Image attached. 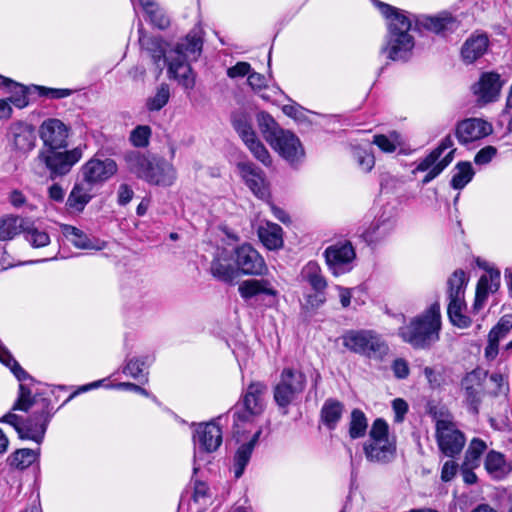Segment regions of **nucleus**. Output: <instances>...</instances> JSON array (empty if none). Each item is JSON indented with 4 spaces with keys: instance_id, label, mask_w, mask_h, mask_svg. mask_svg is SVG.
<instances>
[{
    "instance_id": "09e8293b",
    "label": "nucleus",
    "mask_w": 512,
    "mask_h": 512,
    "mask_svg": "<svg viewBox=\"0 0 512 512\" xmlns=\"http://www.w3.org/2000/svg\"><path fill=\"white\" fill-rule=\"evenodd\" d=\"M0 361L8 366L18 381L31 379V376L19 365L10 352L0 344Z\"/></svg>"
},
{
    "instance_id": "c03bdc74",
    "label": "nucleus",
    "mask_w": 512,
    "mask_h": 512,
    "mask_svg": "<svg viewBox=\"0 0 512 512\" xmlns=\"http://www.w3.org/2000/svg\"><path fill=\"white\" fill-rule=\"evenodd\" d=\"M170 99V88L166 83L160 84L153 96L147 98L146 108L150 112L161 110Z\"/></svg>"
},
{
    "instance_id": "4468645a",
    "label": "nucleus",
    "mask_w": 512,
    "mask_h": 512,
    "mask_svg": "<svg viewBox=\"0 0 512 512\" xmlns=\"http://www.w3.org/2000/svg\"><path fill=\"white\" fill-rule=\"evenodd\" d=\"M504 81L496 72H484L471 87L480 104H488L498 100Z\"/></svg>"
},
{
    "instance_id": "f3484780",
    "label": "nucleus",
    "mask_w": 512,
    "mask_h": 512,
    "mask_svg": "<svg viewBox=\"0 0 512 512\" xmlns=\"http://www.w3.org/2000/svg\"><path fill=\"white\" fill-rule=\"evenodd\" d=\"M492 133V126L479 118H468L456 125L455 135L460 144L466 145Z\"/></svg>"
},
{
    "instance_id": "a19ab883",
    "label": "nucleus",
    "mask_w": 512,
    "mask_h": 512,
    "mask_svg": "<svg viewBox=\"0 0 512 512\" xmlns=\"http://www.w3.org/2000/svg\"><path fill=\"white\" fill-rule=\"evenodd\" d=\"M24 220L17 216H8L0 219V240L6 241L14 238L23 231Z\"/></svg>"
},
{
    "instance_id": "5fc2aeb1",
    "label": "nucleus",
    "mask_w": 512,
    "mask_h": 512,
    "mask_svg": "<svg viewBox=\"0 0 512 512\" xmlns=\"http://www.w3.org/2000/svg\"><path fill=\"white\" fill-rule=\"evenodd\" d=\"M8 89L12 93V95L8 98L10 103L20 109L28 105L29 101L27 96V89L25 86L13 82V84H11Z\"/></svg>"
},
{
    "instance_id": "3c124183",
    "label": "nucleus",
    "mask_w": 512,
    "mask_h": 512,
    "mask_svg": "<svg viewBox=\"0 0 512 512\" xmlns=\"http://www.w3.org/2000/svg\"><path fill=\"white\" fill-rule=\"evenodd\" d=\"M145 13L148 15L149 21L154 27L160 30H165L170 26L169 16L158 4L145 11Z\"/></svg>"
},
{
    "instance_id": "aec40b11",
    "label": "nucleus",
    "mask_w": 512,
    "mask_h": 512,
    "mask_svg": "<svg viewBox=\"0 0 512 512\" xmlns=\"http://www.w3.org/2000/svg\"><path fill=\"white\" fill-rule=\"evenodd\" d=\"M363 452L368 462L386 465L396 457V443L393 440L365 441Z\"/></svg>"
},
{
    "instance_id": "7ed1b4c3",
    "label": "nucleus",
    "mask_w": 512,
    "mask_h": 512,
    "mask_svg": "<svg viewBox=\"0 0 512 512\" xmlns=\"http://www.w3.org/2000/svg\"><path fill=\"white\" fill-rule=\"evenodd\" d=\"M202 39L197 33L190 32L175 48L168 53V75L186 90L195 86V76L190 62L196 61L202 51Z\"/></svg>"
},
{
    "instance_id": "8fccbe9b",
    "label": "nucleus",
    "mask_w": 512,
    "mask_h": 512,
    "mask_svg": "<svg viewBox=\"0 0 512 512\" xmlns=\"http://www.w3.org/2000/svg\"><path fill=\"white\" fill-rule=\"evenodd\" d=\"M0 361L8 366L18 381L31 379V376L19 365L10 352L0 344Z\"/></svg>"
},
{
    "instance_id": "473e14b6",
    "label": "nucleus",
    "mask_w": 512,
    "mask_h": 512,
    "mask_svg": "<svg viewBox=\"0 0 512 512\" xmlns=\"http://www.w3.org/2000/svg\"><path fill=\"white\" fill-rule=\"evenodd\" d=\"M258 236L261 242L270 250L279 249L283 246V231L281 226L275 223H266L258 229Z\"/></svg>"
},
{
    "instance_id": "39448f33",
    "label": "nucleus",
    "mask_w": 512,
    "mask_h": 512,
    "mask_svg": "<svg viewBox=\"0 0 512 512\" xmlns=\"http://www.w3.org/2000/svg\"><path fill=\"white\" fill-rule=\"evenodd\" d=\"M341 339L342 345L350 352L368 359L382 361L389 353L385 339L371 329L347 330Z\"/></svg>"
},
{
    "instance_id": "f03ea898",
    "label": "nucleus",
    "mask_w": 512,
    "mask_h": 512,
    "mask_svg": "<svg viewBox=\"0 0 512 512\" xmlns=\"http://www.w3.org/2000/svg\"><path fill=\"white\" fill-rule=\"evenodd\" d=\"M375 7L387 20L388 33L381 52L392 61H406L414 48V38L409 33L412 20L407 13L380 0H373Z\"/></svg>"
},
{
    "instance_id": "680f3d73",
    "label": "nucleus",
    "mask_w": 512,
    "mask_h": 512,
    "mask_svg": "<svg viewBox=\"0 0 512 512\" xmlns=\"http://www.w3.org/2000/svg\"><path fill=\"white\" fill-rule=\"evenodd\" d=\"M353 156L359 167L365 172L371 171L375 165L374 155L362 148H354Z\"/></svg>"
},
{
    "instance_id": "6e6d98bb",
    "label": "nucleus",
    "mask_w": 512,
    "mask_h": 512,
    "mask_svg": "<svg viewBox=\"0 0 512 512\" xmlns=\"http://www.w3.org/2000/svg\"><path fill=\"white\" fill-rule=\"evenodd\" d=\"M512 329V314H505L503 315L497 324L490 330L489 332V338H494L495 340L500 341L504 337L507 336V334Z\"/></svg>"
},
{
    "instance_id": "58836bf2",
    "label": "nucleus",
    "mask_w": 512,
    "mask_h": 512,
    "mask_svg": "<svg viewBox=\"0 0 512 512\" xmlns=\"http://www.w3.org/2000/svg\"><path fill=\"white\" fill-rule=\"evenodd\" d=\"M486 449L487 445L485 441L480 438H473L469 443L461 465L478 468L481 463V456L486 451Z\"/></svg>"
},
{
    "instance_id": "6ab92c4d",
    "label": "nucleus",
    "mask_w": 512,
    "mask_h": 512,
    "mask_svg": "<svg viewBox=\"0 0 512 512\" xmlns=\"http://www.w3.org/2000/svg\"><path fill=\"white\" fill-rule=\"evenodd\" d=\"M325 258L334 275L346 272L345 265L355 258V251L350 242L337 243L325 250Z\"/></svg>"
},
{
    "instance_id": "2f4dec72",
    "label": "nucleus",
    "mask_w": 512,
    "mask_h": 512,
    "mask_svg": "<svg viewBox=\"0 0 512 512\" xmlns=\"http://www.w3.org/2000/svg\"><path fill=\"white\" fill-rule=\"evenodd\" d=\"M488 42V38L485 35H478L467 39L461 50L464 61L473 63L480 58L486 52Z\"/></svg>"
},
{
    "instance_id": "dca6fc26",
    "label": "nucleus",
    "mask_w": 512,
    "mask_h": 512,
    "mask_svg": "<svg viewBox=\"0 0 512 512\" xmlns=\"http://www.w3.org/2000/svg\"><path fill=\"white\" fill-rule=\"evenodd\" d=\"M6 138L13 150L27 153L35 146V129L28 123L22 121L14 122L9 126Z\"/></svg>"
},
{
    "instance_id": "13d9d810",
    "label": "nucleus",
    "mask_w": 512,
    "mask_h": 512,
    "mask_svg": "<svg viewBox=\"0 0 512 512\" xmlns=\"http://www.w3.org/2000/svg\"><path fill=\"white\" fill-rule=\"evenodd\" d=\"M388 424L387 422L382 418H377L370 429L369 432V438L367 441H388L389 434H388Z\"/></svg>"
},
{
    "instance_id": "bf43d9fd",
    "label": "nucleus",
    "mask_w": 512,
    "mask_h": 512,
    "mask_svg": "<svg viewBox=\"0 0 512 512\" xmlns=\"http://www.w3.org/2000/svg\"><path fill=\"white\" fill-rule=\"evenodd\" d=\"M462 387L464 389L465 401L469 406V410L475 415L478 414L481 403V389L468 385H462Z\"/></svg>"
},
{
    "instance_id": "338daca9",
    "label": "nucleus",
    "mask_w": 512,
    "mask_h": 512,
    "mask_svg": "<svg viewBox=\"0 0 512 512\" xmlns=\"http://www.w3.org/2000/svg\"><path fill=\"white\" fill-rule=\"evenodd\" d=\"M251 73V65L248 62H237L234 66L228 68L227 75L230 78L249 76Z\"/></svg>"
},
{
    "instance_id": "cd10ccee",
    "label": "nucleus",
    "mask_w": 512,
    "mask_h": 512,
    "mask_svg": "<svg viewBox=\"0 0 512 512\" xmlns=\"http://www.w3.org/2000/svg\"><path fill=\"white\" fill-rule=\"evenodd\" d=\"M468 277L462 269H457L447 280V295L449 303L465 302V290Z\"/></svg>"
},
{
    "instance_id": "6e6552de",
    "label": "nucleus",
    "mask_w": 512,
    "mask_h": 512,
    "mask_svg": "<svg viewBox=\"0 0 512 512\" xmlns=\"http://www.w3.org/2000/svg\"><path fill=\"white\" fill-rule=\"evenodd\" d=\"M57 150L58 149L40 151L38 154L39 161L49 170L52 180L68 174L72 167L78 163L83 156L81 146L67 151Z\"/></svg>"
},
{
    "instance_id": "c756f323",
    "label": "nucleus",
    "mask_w": 512,
    "mask_h": 512,
    "mask_svg": "<svg viewBox=\"0 0 512 512\" xmlns=\"http://www.w3.org/2000/svg\"><path fill=\"white\" fill-rule=\"evenodd\" d=\"M92 187L86 186L84 182L76 183L68 195L66 207L71 212H82L91 201Z\"/></svg>"
},
{
    "instance_id": "0e129e2a",
    "label": "nucleus",
    "mask_w": 512,
    "mask_h": 512,
    "mask_svg": "<svg viewBox=\"0 0 512 512\" xmlns=\"http://www.w3.org/2000/svg\"><path fill=\"white\" fill-rule=\"evenodd\" d=\"M40 96L49 97L51 99H62L72 94L71 89L64 88H48L44 86H35Z\"/></svg>"
},
{
    "instance_id": "9b49d317",
    "label": "nucleus",
    "mask_w": 512,
    "mask_h": 512,
    "mask_svg": "<svg viewBox=\"0 0 512 512\" xmlns=\"http://www.w3.org/2000/svg\"><path fill=\"white\" fill-rule=\"evenodd\" d=\"M231 259L235 263L238 275L259 276L267 271L263 257L250 244H242L236 247L231 254Z\"/></svg>"
},
{
    "instance_id": "a18cd8bd",
    "label": "nucleus",
    "mask_w": 512,
    "mask_h": 512,
    "mask_svg": "<svg viewBox=\"0 0 512 512\" xmlns=\"http://www.w3.org/2000/svg\"><path fill=\"white\" fill-rule=\"evenodd\" d=\"M391 231V225L385 222H373L363 233L362 237L368 244H374L385 238Z\"/></svg>"
},
{
    "instance_id": "c9c22d12",
    "label": "nucleus",
    "mask_w": 512,
    "mask_h": 512,
    "mask_svg": "<svg viewBox=\"0 0 512 512\" xmlns=\"http://www.w3.org/2000/svg\"><path fill=\"white\" fill-rule=\"evenodd\" d=\"M256 120L260 132L269 145L284 130L280 128L274 118L265 111L259 112L256 116Z\"/></svg>"
},
{
    "instance_id": "69168bd1",
    "label": "nucleus",
    "mask_w": 512,
    "mask_h": 512,
    "mask_svg": "<svg viewBox=\"0 0 512 512\" xmlns=\"http://www.w3.org/2000/svg\"><path fill=\"white\" fill-rule=\"evenodd\" d=\"M491 382H493L496 386L495 390H493L492 394L494 396L504 395L507 396L509 392V385L507 377L501 373H493L490 376Z\"/></svg>"
},
{
    "instance_id": "de8ad7c7",
    "label": "nucleus",
    "mask_w": 512,
    "mask_h": 512,
    "mask_svg": "<svg viewBox=\"0 0 512 512\" xmlns=\"http://www.w3.org/2000/svg\"><path fill=\"white\" fill-rule=\"evenodd\" d=\"M244 144L254 158L260 161L264 166L269 167L272 165V158L269 151L257 136L246 141Z\"/></svg>"
},
{
    "instance_id": "f704fd0d",
    "label": "nucleus",
    "mask_w": 512,
    "mask_h": 512,
    "mask_svg": "<svg viewBox=\"0 0 512 512\" xmlns=\"http://www.w3.org/2000/svg\"><path fill=\"white\" fill-rule=\"evenodd\" d=\"M231 124L244 143L257 136L252 126L251 117L244 111L233 112Z\"/></svg>"
},
{
    "instance_id": "603ef678",
    "label": "nucleus",
    "mask_w": 512,
    "mask_h": 512,
    "mask_svg": "<svg viewBox=\"0 0 512 512\" xmlns=\"http://www.w3.org/2000/svg\"><path fill=\"white\" fill-rule=\"evenodd\" d=\"M399 143V134L395 131L390 133V136L377 134L373 137V144L377 145L385 153H393Z\"/></svg>"
},
{
    "instance_id": "20e7f679",
    "label": "nucleus",
    "mask_w": 512,
    "mask_h": 512,
    "mask_svg": "<svg viewBox=\"0 0 512 512\" xmlns=\"http://www.w3.org/2000/svg\"><path fill=\"white\" fill-rule=\"evenodd\" d=\"M441 325L440 304L435 302L422 314L401 327L399 335L414 349H429L439 340Z\"/></svg>"
},
{
    "instance_id": "1a4fd4ad",
    "label": "nucleus",
    "mask_w": 512,
    "mask_h": 512,
    "mask_svg": "<svg viewBox=\"0 0 512 512\" xmlns=\"http://www.w3.org/2000/svg\"><path fill=\"white\" fill-rule=\"evenodd\" d=\"M435 438L439 450L447 457H455L462 451L466 438L450 419H437Z\"/></svg>"
},
{
    "instance_id": "864d4df0",
    "label": "nucleus",
    "mask_w": 512,
    "mask_h": 512,
    "mask_svg": "<svg viewBox=\"0 0 512 512\" xmlns=\"http://www.w3.org/2000/svg\"><path fill=\"white\" fill-rule=\"evenodd\" d=\"M152 130L147 125H139L130 133V141L134 147L144 148L149 145Z\"/></svg>"
},
{
    "instance_id": "393cba45",
    "label": "nucleus",
    "mask_w": 512,
    "mask_h": 512,
    "mask_svg": "<svg viewBox=\"0 0 512 512\" xmlns=\"http://www.w3.org/2000/svg\"><path fill=\"white\" fill-rule=\"evenodd\" d=\"M63 235L79 249L102 250L105 248V242L96 238H90L82 230L72 225H63Z\"/></svg>"
},
{
    "instance_id": "a211bd4d",
    "label": "nucleus",
    "mask_w": 512,
    "mask_h": 512,
    "mask_svg": "<svg viewBox=\"0 0 512 512\" xmlns=\"http://www.w3.org/2000/svg\"><path fill=\"white\" fill-rule=\"evenodd\" d=\"M194 442L203 452L212 453L222 443V430L216 420L197 425Z\"/></svg>"
},
{
    "instance_id": "e433bc0d",
    "label": "nucleus",
    "mask_w": 512,
    "mask_h": 512,
    "mask_svg": "<svg viewBox=\"0 0 512 512\" xmlns=\"http://www.w3.org/2000/svg\"><path fill=\"white\" fill-rule=\"evenodd\" d=\"M301 277L304 281L315 290V292H324L327 287V282L321 274V269L316 262H308L301 272Z\"/></svg>"
},
{
    "instance_id": "37998d69",
    "label": "nucleus",
    "mask_w": 512,
    "mask_h": 512,
    "mask_svg": "<svg viewBox=\"0 0 512 512\" xmlns=\"http://www.w3.org/2000/svg\"><path fill=\"white\" fill-rule=\"evenodd\" d=\"M466 309V302L448 303L447 314L450 322L458 328H468L472 320L467 315L463 314Z\"/></svg>"
},
{
    "instance_id": "7c9ffc66",
    "label": "nucleus",
    "mask_w": 512,
    "mask_h": 512,
    "mask_svg": "<svg viewBox=\"0 0 512 512\" xmlns=\"http://www.w3.org/2000/svg\"><path fill=\"white\" fill-rule=\"evenodd\" d=\"M343 411L344 405L342 402L334 398H328L321 408L320 419L326 428L334 430L342 417Z\"/></svg>"
},
{
    "instance_id": "4c0bfd02",
    "label": "nucleus",
    "mask_w": 512,
    "mask_h": 512,
    "mask_svg": "<svg viewBox=\"0 0 512 512\" xmlns=\"http://www.w3.org/2000/svg\"><path fill=\"white\" fill-rule=\"evenodd\" d=\"M39 452L36 450L22 448L13 452L7 459L9 465L18 470H24L37 461Z\"/></svg>"
},
{
    "instance_id": "72a5a7b5",
    "label": "nucleus",
    "mask_w": 512,
    "mask_h": 512,
    "mask_svg": "<svg viewBox=\"0 0 512 512\" xmlns=\"http://www.w3.org/2000/svg\"><path fill=\"white\" fill-rule=\"evenodd\" d=\"M210 272L219 281L225 283H233L234 280L238 277V270H236V266H232L227 258L222 256H218L211 262Z\"/></svg>"
},
{
    "instance_id": "5701e85b",
    "label": "nucleus",
    "mask_w": 512,
    "mask_h": 512,
    "mask_svg": "<svg viewBox=\"0 0 512 512\" xmlns=\"http://www.w3.org/2000/svg\"><path fill=\"white\" fill-rule=\"evenodd\" d=\"M500 286V271L497 269L487 270V274L482 275L477 283L473 311L478 312L482 309L488 294L494 293Z\"/></svg>"
},
{
    "instance_id": "4d7b16f0",
    "label": "nucleus",
    "mask_w": 512,
    "mask_h": 512,
    "mask_svg": "<svg viewBox=\"0 0 512 512\" xmlns=\"http://www.w3.org/2000/svg\"><path fill=\"white\" fill-rule=\"evenodd\" d=\"M26 240L34 247L41 248L50 243L49 235L42 230L35 227L23 229Z\"/></svg>"
},
{
    "instance_id": "f257e3e1",
    "label": "nucleus",
    "mask_w": 512,
    "mask_h": 512,
    "mask_svg": "<svg viewBox=\"0 0 512 512\" xmlns=\"http://www.w3.org/2000/svg\"><path fill=\"white\" fill-rule=\"evenodd\" d=\"M11 410L0 418V422L11 425L19 438L40 444L53 416L51 400L39 395L33 396L31 390L21 383Z\"/></svg>"
},
{
    "instance_id": "423d86ee",
    "label": "nucleus",
    "mask_w": 512,
    "mask_h": 512,
    "mask_svg": "<svg viewBox=\"0 0 512 512\" xmlns=\"http://www.w3.org/2000/svg\"><path fill=\"white\" fill-rule=\"evenodd\" d=\"M267 385L262 382H251L239 402L234 406L233 429L239 434L247 423H252L265 409L264 395Z\"/></svg>"
},
{
    "instance_id": "a878e982",
    "label": "nucleus",
    "mask_w": 512,
    "mask_h": 512,
    "mask_svg": "<svg viewBox=\"0 0 512 512\" xmlns=\"http://www.w3.org/2000/svg\"><path fill=\"white\" fill-rule=\"evenodd\" d=\"M238 292L244 300H249L261 294L269 296L277 295V291L267 279L245 280L239 285Z\"/></svg>"
},
{
    "instance_id": "2eb2a0df",
    "label": "nucleus",
    "mask_w": 512,
    "mask_h": 512,
    "mask_svg": "<svg viewBox=\"0 0 512 512\" xmlns=\"http://www.w3.org/2000/svg\"><path fill=\"white\" fill-rule=\"evenodd\" d=\"M39 134L48 150L62 149L68 145L69 127L59 119L45 120L40 126Z\"/></svg>"
},
{
    "instance_id": "4be33fe9",
    "label": "nucleus",
    "mask_w": 512,
    "mask_h": 512,
    "mask_svg": "<svg viewBox=\"0 0 512 512\" xmlns=\"http://www.w3.org/2000/svg\"><path fill=\"white\" fill-rule=\"evenodd\" d=\"M176 177V170L170 162L163 158H153L145 181L151 185L168 187L173 185Z\"/></svg>"
},
{
    "instance_id": "79ce46f5",
    "label": "nucleus",
    "mask_w": 512,
    "mask_h": 512,
    "mask_svg": "<svg viewBox=\"0 0 512 512\" xmlns=\"http://www.w3.org/2000/svg\"><path fill=\"white\" fill-rule=\"evenodd\" d=\"M456 172L452 176L451 186L453 189L464 188L473 178L474 171L470 162H459L456 167Z\"/></svg>"
},
{
    "instance_id": "412c9836",
    "label": "nucleus",
    "mask_w": 512,
    "mask_h": 512,
    "mask_svg": "<svg viewBox=\"0 0 512 512\" xmlns=\"http://www.w3.org/2000/svg\"><path fill=\"white\" fill-rule=\"evenodd\" d=\"M139 34L141 50L148 54L161 73L168 58V55L166 56L167 43L161 37L145 34L142 28L139 29Z\"/></svg>"
},
{
    "instance_id": "774afa93",
    "label": "nucleus",
    "mask_w": 512,
    "mask_h": 512,
    "mask_svg": "<svg viewBox=\"0 0 512 512\" xmlns=\"http://www.w3.org/2000/svg\"><path fill=\"white\" fill-rule=\"evenodd\" d=\"M394 376L398 379H406L409 376L408 362L403 358H397L392 363Z\"/></svg>"
},
{
    "instance_id": "bb28decb",
    "label": "nucleus",
    "mask_w": 512,
    "mask_h": 512,
    "mask_svg": "<svg viewBox=\"0 0 512 512\" xmlns=\"http://www.w3.org/2000/svg\"><path fill=\"white\" fill-rule=\"evenodd\" d=\"M484 467L487 473L496 480L503 479L511 471V466L507 463L504 454L495 450H490L487 453Z\"/></svg>"
},
{
    "instance_id": "49530a36",
    "label": "nucleus",
    "mask_w": 512,
    "mask_h": 512,
    "mask_svg": "<svg viewBox=\"0 0 512 512\" xmlns=\"http://www.w3.org/2000/svg\"><path fill=\"white\" fill-rule=\"evenodd\" d=\"M253 450L251 449V444H242L236 451L234 455V476L236 479H239L244 471L246 466L248 465Z\"/></svg>"
},
{
    "instance_id": "0eeeda50",
    "label": "nucleus",
    "mask_w": 512,
    "mask_h": 512,
    "mask_svg": "<svg viewBox=\"0 0 512 512\" xmlns=\"http://www.w3.org/2000/svg\"><path fill=\"white\" fill-rule=\"evenodd\" d=\"M305 374L293 368H284L274 387V400L279 407H288L306 387Z\"/></svg>"
},
{
    "instance_id": "ddd939ff",
    "label": "nucleus",
    "mask_w": 512,
    "mask_h": 512,
    "mask_svg": "<svg viewBox=\"0 0 512 512\" xmlns=\"http://www.w3.org/2000/svg\"><path fill=\"white\" fill-rule=\"evenodd\" d=\"M237 169L241 178L251 192L261 200L270 197V191L264 172L250 161L237 163Z\"/></svg>"
},
{
    "instance_id": "ea45409f",
    "label": "nucleus",
    "mask_w": 512,
    "mask_h": 512,
    "mask_svg": "<svg viewBox=\"0 0 512 512\" xmlns=\"http://www.w3.org/2000/svg\"><path fill=\"white\" fill-rule=\"evenodd\" d=\"M368 420L364 412L358 408L352 410L349 422V436L351 439H359L366 435Z\"/></svg>"
},
{
    "instance_id": "b1692460",
    "label": "nucleus",
    "mask_w": 512,
    "mask_h": 512,
    "mask_svg": "<svg viewBox=\"0 0 512 512\" xmlns=\"http://www.w3.org/2000/svg\"><path fill=\"white\" fill-rule=\"evenodd\" d=\"M457 27V21L448 13L438 16L423 15L415 19V29H425L436 34L443 33L445 31H453Z\"/></svg>"
},
{
    "instance_id": "f8f14e48",
    "label": "nucleus",
    "mask_w": 512,
    "mask_h": 512,
    "mask_svg": "<svg viewBox=\"0 0 512 512\" xmlns=\"http://www.w3.org/2000/svg\"><path fill=\"white\" fill-rule=\"evenodd\" d=\"M270 146L291 165L300 163L305 157L300 139L289 130H283Z\"/></svg>"
},
{
    "instance_id": "9d476101",
    "label": "nucleus",
    "mask_w": 512,
    "mask_h": 512,
    "mask_svg": "<svg viewBox=\"0 0 512 512\" xmlns=\"http://www.w3.org/2000/svg\"><path fill=\"white\" fill-rule=\"evenodd\" d=\"M117 171L118 165L115 160L93 157L82 165L79 173L86 186L94 187L108 181Z\"/></svg>"
},
{
    "instance_id": "052dcab7",
    "label": "nucleus",
    "mask_w": 512,
    "mask_h": 512,
    "mask_svg": "<svg viewBox=\"0 0 512 512\" xmlns=\"http://www.w3.org/2000/svg\"><path fill=\"white\" fill-rule=\"evenodd\" d=\"M488 376V372L481 368H476L473 371L466 374L462 379L461 385H468L482 389V386Z\"/></svg>"
},
{
    "instance_id": "c85d7f7f",
    "label": "nucleus",
    "mask_w": 512,
    "mask_h": 512,
    "mask_svg": "<svg viewBox=\"0 0 512 512\" xmlns=\"http://www.w3.org/2000/svg\"><path fill=\"white\" fill-rule=\"evenodd\" d=\"M124 161L130 173L145 180L153 159H149L139 151L132 150L124 154Z\"/></svg>"
},
{
    "instance_id": "e2e57ef3",
    "label": "nucleus",
    "mask_w": 512,
    "mask_h": 512,
    "mask_svg": "<svg viewBox=\"0 0 512 512\" xmlns=\"http://www.w3.org/2000/svg\"><path fill=\"white\" fill-rule=\"evenodd\" d=\"M144 365V360H141L139 358H131L127 361L126 365L124 366L123 373L134 379H138L140 376H142L145 378V381H147V377L143 374Z\"/></svg>"
}]
</instances>
